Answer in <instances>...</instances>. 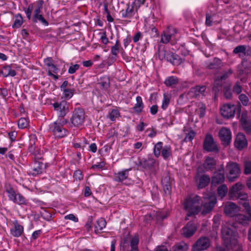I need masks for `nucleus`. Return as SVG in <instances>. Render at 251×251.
<instances>
[{
  "mask_svg": "<svg viewBox=\"0 0 251 251\" xmlns=\"http://www.w3.org/2000/svg\"><path fill=\"white\" fill-rule=\"evenodd\" d=\"M201 198L198 195L187 197L184 201L183 207L187 211V216L190 217L198 214L201 210Z\"/></svg>",
  "mask_w": 251,
  "mask_h": 251,
  "instance_id": "nucleus-1",
  "label": "nucleus"
},
{
  "mask_svg": "<svg viewBox=\"0 0 251 251\" xmlns=\"http://www.w3.org/2000/svg\"><path fill=\"white\" fill-rule=\"evenodd\" d=\"M244 186L240 183L235 184L229 190L228 196L230 199L238 200V203L244 207V203H250L248 194L242 191Z\"/></svg>",
  "mask_w": 251,
  "mask_h": 251,
  "instance_id": "nucleus-2",
  "label": "nucleus"
},
{
  "mask_svg": "<svg viewBox=\"0 0 251 251\" xmlns=\"http://www.w3.org/2000/svg\"><path fill=\"white\" fill-rule=\"evenodd\" d=\"M157 52L160 60L165 59L173 65L178 66L183 62L182 58L178 55L172 51L165 50L163 45L158 46Z\"/></svg>",
  "mask_w": 251,
  "mask_h": 251,
  "instance_id": "nucleus-3",
  "label": "nucleus"
},
{
  "mask_svg": "<svg viewBox=\"0 0 251 251\" xmlns=\"http://www.w3.org/2000/svg\"><path fill=\"white\" fill-rule=\"evenodd\" d=\"M67 123L68 121L65 118H58L50 125L49 129L55 138H63L68 134V130L63 127Z\"/></svg>",
  "mask_w": 251,
  "mask_h": 251,
  "instance_id": "nucleus-4",
  "label": "nucleus"
},
{
  "mask_svg": "<svg viewBox=\"0 0 251 251\" xmlns=\"http://www.w3.org/2000/svg\"><path fill=\"white\" fill-rule=\"evenodd\" d=\"M5 192L7 194L9 200L12 201L15 204L20 205H27L28 203V201L21 194L19 193L18 199H16L15 190L10 184H8L5 186Z\"/></svg>",
  "mask_w": 251,
  "mask_h": 251,
  "instance_id": "nucleus-5",
  "label": "nucleus"
},
{
  "mask_svg": "<svg viewBox=\"0 0 251 251\" xmlns=\"http://www.w3.org/2000/svg\"><path fill=\"white\" fill-rule=\"evenodd\" d=\"M159 163L152 157L147 159H139L138 166L141 167L145 171L149 173L150 175H155L158 169Z\"/></svg>",
  "mask_w": 251,
  "mask_h": 251,
  "instance_id": "nucleus-6",
  "label": "nucleus"
},
{
  "mask_svg": "<svg viewBox=\"0 0 251 251\" xmlns=\"http://www.w3.org/2000/svg\"><path fill=\"white\" fill-rule=\"evenodd\" d=\"M221 233L223 240V244L226 248L230 247L231 244L237 242L235 239L236 232L230 227L224 226L221 229Z\"/></svg>",
  "mask_w": 251,
  "mask_h": 251,
  "instance_id": "nucleus-7",
  "label": "nucleus"
},
{
  "mask_svg": "<svg viewBox=\"0 0 251 251\" xmlns=\"http://www.w3.org/2000/svg\"><path fill=\"white\" fill-rule=\"evenodd\" d=\"M153 154L157 158L161 155L164 159L168 160L172 156V148L170 145L163 147V143L158 142L154 145Z\"/></svg>",
  "mask_w": 251,
  "mask_h": 251,
  "instance_id": "nucleus-8",
  "label": "nucleus"
},
{
  "mask_svg": "<svg viewBox=\"0 0 251 251\" xmlns=\"http://www.w3.org/2000/svg\"><path fill=\"white\" fill-rule=\"evenodd\" d=\"M202 147L203 151L207 152L217 153L220 151V148L214 140L213 136L210 133H207L203 141Z\"/></svg>",
  "mask_w": 251,
  "mask_h": 251,
  "instance_id": "nucleus-9",
  "label": "nucleus"
},
{
  "mask_svg": "<svg viewBox=\"0 0 251 251\" xmlns=\"http://www.w3.org/2000/svg\"><path fill=\"white\" fill-rule=\"evenodd\" d=\"M226 170L227 178L230 182L235 181L241 174L240 166L236 162H228L226 166Z\"/></svg>",
  "mask_w": 251,
  "mask_h": 251,
  "instance_id": "nucleus-10",
  "label": "nucleus"
},
{
  "mask_svg": "<svg viewBox=\"0 0 251 251\" xmlns=\"http://www.w3.org/2000/svg\"><path fill=\"white\" fill-rule=\"evenodd\" d=\"M85 112L82 108H75L72 118H71V123L76 127L81 126L84 122Z\"/></svg>",
  "mask_w": 251,
  "mask_h": 251,
  "instance_id": "nucleus-11",
  "label": "nucleus"
},
{
  "mask_svg": "<svg viewBox=\"0 0 251 251\" xmlns=\"http://www.w3.org/2000/svg\"><path fill=\"white\" fill-rule=\"evenodd\" d=\"M209 238L206 236L199 238L192 246L191 251H203L207 250L210 246Z\"/></svg>",
  "mask_w": 251,
  "mask_h": 251,
  "instance_id": "nucleus-12",
  "label": "nucleus"
},
{
  "mask_svg": "<svg viewBox=\"0 0 251 251\" xmlns=\"http://www.w3.org/2000/svg\"><path fill=\"white\" fill-rule=\"evenodd\" d=\"M217 202V198L214 195H210L208 197V201L204 202L202 205L201 214L205 216L210 213Z\"/></svg>",
  "mask_w": 251,
  "mask_h": 251,
  "instance_id": "nucleus-13",
  "label": "nucleus"
},
{
  "mask_svg": "<svg viewBox=\"0 0 251 251\" xmlns=\"http://www.w3.org/2000/svg\"><path fill=\"white\" fill-rule=\"evenodd\" d=\"M33 160L34 166L29 170L28 172V175L36 176L43 174L47 167L46 163L43 162L44 159Z\"/></svg>",
  "mask_w": 251,
  "mask_h": 251,
  "instance_id": "nucleus-14",
  "label": "nucleus"
},
{
  "mask_svg": "<svg viewBox=\"0 0 251 251\" xmlns=\"http://www.w3.org/2000/svg\"><path fill=\"white\" fill-rule=\"evenodd\" d=\"M225 180V169L222 165L220 169L214 173L211 178V186L216 187L218 185L222 184Z\"/></svg>",
  "mask_w": 251,
  "mask_h": 251,
  "instance_id": "nucleus-15",
  "label": "nucleus"
},
{
  "mask_svg": "<svg viewBox=\"0 0 251 251\" xmlns=\"http://www.w3.org/2000/svg\"><path fill=\"white\" fill-rule=\"evenodd\" d=\"M237 106L234 104H225L221 108V115L226 119H229L234 116Z\"/></svg>",
  "mask_w": 251,
  "mask_h": 251,
  "instance_id": "nucleus-16",
  "label": "nucleus"
},
{
  "mask_svg": "<svg viewBox=\"0 0 251 251\" xmlns=\"http://www.w3.org/2000/svg\"><path fill=\"white\" fill-rule=\"evenodd\" d=\"M219 136L224 146H227L230 144L232 136L229 128L223 127L219 131Z\"/></svg>",
  "mask_w": 251,
  "mask_h": 251,
  "instance_id": "nucleus-17",
  "label": "nucleus"
},
{
  "mask_svg": "<svg viewBox=\"0 0 251 251\" xmlns=\"http://www.w3.org/2000/svg\"><path fill=\"white\" fill-rule=\"evenodd\" d=\"M173 180L171 179L169 172L164 174L162 177L161 183L163 186L164 193L166 195L170 196L172 193V185Z\"/></svg>",
  "mask_w": 251,
  "mask_h": 251,
  "instance_id": "nucleus-18",
  "label": "nucleus"
},
{
  "mask_svg": "<svg viewBox=\"0 0 251 251\" xmlns=\"http://www.w3.org/2000/svg\"><path fill=\"white\" fill-rule=\"evenodd\" d=\"M54 109L58 112V118H64V116L69 111V107L66 101L55 102L53 104Z\"/></svg>",
  "mask_w": 251,
  "mask_h": 251,
  "instance_id": "nucleus-19",
  "label": "nucleus"
},
{
  "mask_svg": "<svg viewBox=\"0 0 251 251\" xmlns=\"http://www.w3.org/2000/svg\"><path fill=\"white\" fill-rule=\"evenodd\" d=\"M233 53L237 54L239 57L251 56V47L247 45H239L234 49Z\"/></svg>",
  "mask_w": 251,
  "mask_h": 251,
  "instance_id": "nucleus-20",
  "label": "nucleus"
},
{
  "mask_svg": "<svg viewBox=\"0 0 251 251\" xmlns=\"http://www.w3.org/2000/svg\"><path fill=\"white\" fill-rule=\"evenodd\" d=\"M224 213L226 216L234 217L240 210L239 207L232 202H227L224 206Z\"/></svg>",
  "mask_w": 251,
  "mask_h": 251,
  "instance_id": "nucleus-21",
  "label": "nucleus"
},
{
  "mask_svg": "<svg viewBox=\"0 0 251 251\" xmlns=\"http://www.w3.org/2000/svg\"><path fill=\"white\" fill-rule=\"evenodd\" d=\"M197 230L195 224L192 221H190L182 229V234L186 238H189L193 236Z\"/></svg>",
  "mask_w": 251,
  "mask_h": 251,
  "instance_id": "nucleus-22",
  "label": "nucleus"
},
{
  "mask_svg": "<svg viewBox=\"0 0 251 251\" xmlns=\"http://www.w3.org/2000/svg\"><path fill=\"white\" fill-rule=\"evenodd\" d=\"M234 145L239 150H242L247 147L248 141L243 133H238L234 142Z\"/></svg>",
  "mask_w": 251,
  "mask_h": 251,
  "instance_id": "nucleus-23",
  "label": "nucleus"
},
{
  "mask_svg": "<svg viewBox=\"0 0 251 251\" xmlns=\"http://www.w3.org/2000/svg\"><path fill=\"white\" fill-rule=\"evenodd\" d=\"M242 127L246 133L251 135V120L248 118L247 114L243 113L240 119Z\"/></svg>",
  "mask_w": 251,
  "mask_h": 251,
  "instance_id": "nucleus-24",
  "label": "nucleus"
},
{
  "mask_svg": "<svg viewBox=\"0 0 251 251\" xmlns=\"http://www.w3.org/2000/svg\"><path fill=\"white\" fill-rule=\"evenodd\" d=\"M10 234L15 237H19L24 234V226L21 225L18 221L13 222V226L10 228Z\"/></svg>",
  "mask_w": 251,
  "mask_h": 251,
  "instance_id": "nucleus-25",
  "label": "nucleus"
},
{
  "mask_svg": "<svg viewBox=\"0 0 251 251\" xmlns=\"http://www.w3.org/2000/svg\"><path fill=\"white\" fill-rule=\"evenodd\" d=\"M217 161L214 158L207 156L203 164V167L206 171H212L216 168Z\"/></svg>",
  "mask_w": 251,
  "mask_h": 251,
  "instance_id": "nucleus-26",
  "label": "nucleus"
},
{
  "mask_svg": "<svg viewBox=\"0 0 251 251\" xmlns=\"http://www.w3.org/2000/svg\"><path fill=\"white\" fill-rule=\"evenodd\" d=\"M12 65L2 67V69L0 70V74L4 77L9 76H15L17 75V73L14 70L12 69Z\"/></svg>",
  "mask_w": 251,
  "mask_h": 251,
  "instance_id": "nucleus-27",
  "label": "nucleus"
},
{
  "mask_svg": "<svg viewBox=\"0 0 251 251\" xmlns=\"http://www.w3.org/2000/svg\"><path fill=\"white\" fill-rule=\"evenodd\" d=\"M232 73L233 71L231 69H229L227 71L224 72L221 76L217 77V78L215 81V85H217L221 88L222 82L225 81L229 76L232 74Z\"/></svg>",
  "mask_w": 251,
  "mask_h": 251,
  "instance_id": "nucleus-28",
  "label": "nucleus"
},
{
  "mask_svg": "<svg viewBox=\"0 0 251 251\" xmlns=\"http://www.w3.org/2000/svg\"><path fill=\"white\" fill-rule=\"evenodd\" d=\"M223 66L221 59L217 57H214L213 60L209 62L207 68L209 70H219Z\"/></svg>",
  "mask_w": 251,
  "mask_h": 251,
  "instance_id": "nucleus-29",
  "label": "nucleus"
},
{
  "mask_svg": "<svg viewBox=\"0 0 251 251\" xmlns=\"http://www.w3.org/2000/svg\"><path fill=\"white\" fill-rule=\"evenodd\" d=\"M128 170L125 169L122 171L115 173L114 176V181L118 182H122L126 179L128 176Z\"/></svg>",
  "mask_w": 251,
  "mask_h": 251,
  "instance_id": "nucleus-30",
  "label": "nucleus"
},
{
  "mask_svg": "<svg viewBox=\"0 0 251 251\" xmlns=\"http://www.w3.org/2000/svg\"><path fill=\"white\" fill-rule=\"evenodd\" d=\"M28 152L33 156V160L43 159V155L41 153L40 149L36 146L35 147H28Z\"/></svg>",
  "mask_w": 251,
  "mask_h": 251,
  "instance_id": "nucleus-31",
  "label": "nucleus"
},
{
  "mask_svg": "<svg viewBox=\"0 0 251 251\" xmlns=\"http://www.w3.org/2000/svg\"><path fill=\"white\" fill-rule=\"evenodd\" d=\"M134 7L133 4L130 5L129 3L127 4V8L126 10H122L120 13L122 15L123 18H130L135 14Z\"/></svg>",
  "mask_w": 251,
  "mask_h": 251,
  "instance_id": "nucleus-32",
  "label": "nucleus"
},
{
  "mask_svg": "<svg viewBox=\"0 0 251 251\" xmlns=\"http://www.w3.org/2000/svg\"><path fill=\"white\" fill-rule=\"evenodd\" d=\"M179 83V79L175 76L167 77L164 82V84L168 87L175 88Z\"/></svg>",
  "mask_w": 251,
  "mask_h": 251,
  "instance_id": "nucleus-33",
  "label": "nucleus"
},
{
  "mask_svg": "<svg viewBox=\"0 0 251 251\" xmlns=\"http://www.w3.org/2000/svg\"><path fill=\"white\" fill-rule=\"evenodd\" d=\"M136 103L132 108L134 112L139 114L143 111L144 107V105L142 100V99L140 96H137L136 98Z\"/></svg>",
  "mask_w": 251,
  "mask_h": 251,
  "instance_id": "nucleus-34",
  "label": "nucleus"
},
{
  "mask_svg": "<svg viewBox=\"0 0 251 251\" xmlns=\"http://www.w3.org/2000/svg\"><path fill=\"white\" fill-rule=\"evenodd\" d=\"M98 84L104 90H107L110 86V80L109 76L104 75L98 80Z\"/></svg>",
  "mask_w": 251,
  "mask_h": 251,
  "instance_id": "nucleus-35",
  "label": "nucleus"
},
{
  "mask_svg": "<svg viewBox=\"0 0 251 251\" xmlns=\"http://www.w3.org/2000/svg\"><path fill=\"white\" fill-rule=\"evenodd\" d=\"M210 182V177L209 176L203 175L199 179L198 188L202 189L207 186Z\"/></svg>",
  "mask_w": 251,
  "mask_h": 251,
  "instance_id": "nucleus-36",
  "label": "nucleus"
},
{
  "mask_svg": "<svg viewBox=\"0 0 251 251\" xmlns=\"http://www.w3.org/2000/svg\"><path fill=\"white\" fill-rule=\"evenodd\" d=\"M106 222L103 218L99 219L95 225V232L96 233H100L103 228L106 226Z\"/></svg>",
  "mask_w": 251,
  "mask_h": 251,
  "instance_id": "nucleus-37",
  "label": "nucleus"
},
{
  "mask_svg": "<svg viewBox=\"0 0 251 251\" xmlns=\"http://www.w3.org/2000/svg\"><path fill=\"white\" fill-rule=\"evenodd\" d=\"M236 221L242 224L243 226H246L248 224L249 217L243 214H237L235 216Z\"/></svg>",
  "mask_w": 251,
  "mask_h": 251,
  "instance_id": "nucleus-38",
  "label": "nucleus"
},
{
  "mask_svg": "<svg viewBox=\"0 0 251 251\" xmlns=\"http://www.w3.org/2000/svg\"><path fill=\"white\" fill-rule=\"evenodd\" d=\"M228 191V188L226 184H222L217 188V194L221 199L225 197Z\"/></svg>",
  "mask_w": 251,
  "mask_h": 251,
  "instance_id": "nucleus-39",
  "label": "nucleus"
},
{
  "mask_svg": "<svg viewBox=\"0 0 251 251\" xmlns=\"http://www.w3.org/2000/svg\"><path fill=\"white\" fill-rule=\"evenodd\" d=\"M120 47V41L119 39H117L115 45L112 46L111 48V53L115 57L118 56V54L119 52Z\"/></svg>",
  "mask_w": 251,
  "mask_h": 251,
  "instance_id": "nucleus-40",
  "label": "nucleus"
},
{
  "mask_svg": "<svg viewBox=\"0 0 251 251\" xmlns=\"http://www.w3.org/2000/svg\"><path fill=\"white\" fill-rule=\"evenodd\" d=\"M23 23V17L20 14H18L15 16V20L12 25L13 28H18L21 27Z\"/></svg>",
  "mask_w": 251,
  "mask_h": 251,
  "instance_id": "nucleus-41",
  "label": "nucleus"
},
{
  "mask_svg": "<svg viewBox=\"0 0 251 251\" xmlns=\"http://www.w3.org/2000/svg\"><path fill=\"white\" fill-rule=\"evenodd\" d=\"M244 174L248 175L251 174V160H245L243 162Z\"/></svg>",
  "mask_w": 251,
  "mask_h": 251,
  "instance_id": "nucleus-42",
  "label": "nucleus"
},
{
  "mask_svg": "<svg viewBox=\"0 0 251 251\" xmlns=\"http://www.w3.org/2000/svg\"><path fill=\"white\" fill-rule=\"evenodd\" d=\"M120 116V113L117 109H112L107 116V117L112 122L116 120V119Z\"/></svg>",
  "mask_w": 251,
  "mask_h": 251,
  "instance_id": "nucleus-43",
  "label": "nucleus"
},
{
  "mask_svg": "<svg viewBox=\"0 0 251 251\" xmlns=\"http://www.w3.org/2000/svg\"><path fill=\"white\" fill-rule=\"evenodd\" d=\"M38 21H40L43 25L45 26L49 25L48 22L43 17L41 14L37 15V16H33V22L34 23H37Z\"/></svg>",
  "mask_w": 251,
  "mask_h": 251,
  "instance_id": "nucleus-44",
  "label": "nucleus"
},
{
  "mask_svg": "<svg viewBox=\"0 0 251 251\" xmlns=\"http://www.w3.org/2000/svg\"><path fill=\"white\" fill-rule=\"evenodd\" d=\"M18 125L20 128H26L29 126V120L27 118H21L18 120Z\"/></svg>",
  "mask_w": 251,
  "mask_h": 251,
  "instance_id": "nucleus-45",
  "label": "nucleus"
},
{
  "mask_svg": "<svg viewBox=\"0 0 251 251\" xmlns=\"http://www.w3.org/2000/svg\"><path fill=\"white\" fill-rule=\"evenodd\" d=\"M170 102V96L168 94H164L163 101L161 105L162 109L164 110H166L168 108Z\"/></svg>",
  "mask_w": 251,
  "mask_h": 251,
  "instance_id": "nucleus-46",
  "label": "nucleus"
},
{
  "mask_svg": "<svg viewBox=\"0 0 251 251\" xmlns=\"http://www.w3.org/2000/svg\"><path fill=\"white\" fill-rule=\"evenodd\" d=\"M199 110H196V112H198L200 118L203 117L205 114L206 106L202 102H200L198 104Z\"/></svg>",
  "mask_w": 251,
  "mask_h": 251,
  "instance_id": "nucleus-47",
  "label": "nucleus"
},
{
  "mask_svg": "<svg viewBox=\"0 0 251 251\" xmlns=\"http://www.w3.org/2000/svg\"><path fill=\"white\" fill-rule=\"evenodd\" d=\"M63 91V94L66 99H71L74 94L75 90L74 89H65L61 90Z\"/></svg>",
  "mask_w": 251,
  "mask_h": 251,
  "instance_id": "nucleus-48",
  "label": "nucleus"
},
{
  "mask_svg": "<svg viewBox=\"0 0 251 251\" xmlns=\"http://www.w3.org/2000/svg\"><path fill=\"white\" fill-rule=\"evenodd\" d=\"M188 250V246L184 243H180L176 245L174 251H186Z\"/></svg>",
  "mask_w": 251,
  "mask_h": 251,
  "instance_id": "nucleus-49",
  "label": "nucleus"
},
{
  "mask_svg": "<svg viewBox=\"0 0 251 251\" xmlns=\"http://www.w3.org/2000/svg\"><path fill=\"white\" fill-rule=\"evenodd\" d=\"M239 99L244 106H247L249 104V99L245 94H241L239 96Z\"/></svg>",
  "mask_w": 251,
  "mask_h": 251,
  "instance_id": "nucleus-50",
  "label": "nucleus"
},
{
  "mask_svg": "<svg viewBox=\"0 0 251 251\" xmlns=\"http://www.w3.org/2000/svg\"><path fill=\"white\" fill-rule=\"evenodd\" d=\"M29 147H35L37 142V138L35 134H32L29 136Z\"/></svg>",
  "mask_w": 251,
  "mask_h": 251,
  "instance_id": "nucleus-51",
  "label": "nucleus"
},
{
  "mask_svg": "<svg viewBox=\"0 0 251 251\" xmlns=\"http://www.w3.org/2000/svg\"><path fill=\"white\" fill-rule=\"evenodd\" d=\"M223 92L224 93L225 97L227 99H230L231 98L232 94L231 93V89L229 87L226 86L224 87Z\"/></svg>",
  "mask_w": 251,
  "mask_h": 251,
  "instance_id": "nucleus-52",
  "label": "nucleus"
},
{
  "mask_svg": "<svg viewBox=\"0 0 251 251\" xmlns=\"http://www.w3.org/2000/svg\"><path fill=\"white\" fill-rule=\"evenodd\" d=\"M73 177L76 180L80 181L83 178L82 172L80 170H76L74 173Z\"/></svg>",
  "mask_w": 251,
  "mask_h": 251,
  "instance_id": "nucleus-53",
  "label": "nucleus"
},
{
  "mask_svg": "<svg viewBox=\"0 0 251 251\" xmlns=\"http://www.w3.org/2000/svg\"><path fill=\"white\" fill-rule=\"evenodd\" d=\"M215 16V14L210 15L209 13H206L205 20V25H206V26H210L212 25V17Z\"/></svg>",
  "mask_w": 251,
  "mask_h": 251,
  "instance_id": "nucleus-54",
  "label": "nucleus"
},
{
  "mask_svg": "<svg viewBox=\"0 0 251 251\" xmlns=\"http://www.w3.org/2000/svg\"><path fill=\"white\" fill-rule=\"evenodd\" d=\"M193 90L196 92V93H199L200 94H203L204 92L206 90V86H196L195 87H193L192 88Z\"/></svg>",
  "mask_w": 251,
  "mask_h": 251,
  "instance_id": "nucleus-55",
  "label": "nucleus"
},
{
  "mask_svg": "<svg viewBox=\"0 0 251 251\" xmlns=\"http://www.w3.org/2000/svg\"><path fill=\"white\" fill-rule=\"evenodd\" d=\"M195 136V132L193 130H191L186 135V137L184 138V141L185 142H191L194 138Z\"/></svg>",
  "mask_w": 251,
  "mask_h": 251,
  "instance_id": "nucleus-56",
  "label": "nucleus"
},
{
  "mask_svg": "<svg viewBox=\"0 0 251 251\" xmlns=\"http://www.w3.org/2000/svg\"><path fill=\"white\" fill-rule=\"evenodd\" d=\"M79 67L80 66L78 64L74 65L73 63H71L68 70V73L70 74H74L77 70L79 69Z\"/></svg>",
  "mask_w": 251,
  "mask_h": 251,
  "instance_id": "nucleus-57",
  "label": "nucleus"
},
{
  "mask_svg": "<svg viewBox=\"0 0 251 251\" xmlns=\"http://www.w3.org/2000/svg\"><path fill=\"white\" fill-rule=\"evenodd\" d=\"M42 234L41 229L37 230L33 232L31 237V241L36 240Z\"/></svg>",
  "mask_w": 251,
  "mask_h": 251,
  "instance_id": "nucleus-58",
  "label": "nucleus"
},
{
  "mask_svg": "<svg viewBox=\"0 0 251 251\" xmlns=\"http://www.w3.org/2000/svg\"><path fill=\"white\" fill-rule=\"evenodd\" d=\"M171 36L170 33L169 34H165L163 36H162L161 42L165 44L168 43L171 40Z\"/></svg>",
  "mask_w": 251,
  "mask_h": 251,
  "instance_id": "nucleus-59",
  "label": "nucleus"
},
{
  "mask_svg": "<svg viewBox=\"0 0 251 251\" xmlns=\"http://www.w3.org/2000/svg\"><path fill=\"white\" fill-rule=\"evenodd\" d=\"M33 10V5L30 4L28 5L27 8L25 10V14L26 15L28 19L30 20L31 18V15Z\"/></svg>",
  "mask_w": 251,
  "mask_h": 251,
  "instance_id": "nucleus-60",
  "label": "nucleus"
},
{
  "mask_svg": "<svg viewBox=\"0 0 251 251\" xmlns=\"http://www.w3.org/2000/svg\"><path fill=\"white\" fill-rule=\"evenodd\" d=\"M146 0H134L132 4L134 5V7H136L137 11V9L139 8L141 5L144 4Z\"/></svg>",
  "mask_w": 251,
  "mask_h": 251,
  "instance_id": "nucleus-61",
  "label": "nucleus"
},
{
  "mask_svg": "<svg viewBox=\"0 0 251 251\" xmlns=\"http://www.w3.org/2000/svg\"><path fill=\"white\" fill-rule=\"evenodd\" d=\"M245 210H246L247 214L249 215V220H251V207L250 206V203H244V207Z\"/></svg>",
  "mask_w": 251,
  "mask_h": 251,
  "instance_id": "nucleus-62",
  "label": "nucleus"
},
{
  "mask_svg": "<svg viewBox=\"0 0 251 251\" xmlns=\"http://www.w3.org/2000/svg\"><path fill=\"white\" fill-rule=\"evenodd\" d=\"M242 91V88L241 86L238 83H236L235 85L233 86V91L237 94H239Z\"/></svg>",
  "mask_w": 251,
  "mask_h": 251,
  "instance_id": "nucleus-63",
  "label": "nucleus"
},
{
  "mask_svg": "<svg viewBox=\"0 0 251 251\" xmlns=\"http://www.w3.org/2000/svg\"><path fill=\"white\" fill-rule=\"evenodd\" d=\"M139 239L138 237H134L132 238L130 241V247H135L138 248V245L139 244Z\"/></svg>",
  "mask_w": 251,
  "mask_h": 251,
  "instance_id": "nucleus-64",
  "label": "nucleus"
}]
</instances>
